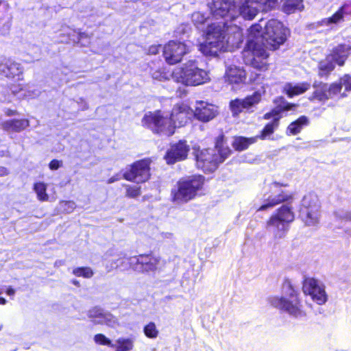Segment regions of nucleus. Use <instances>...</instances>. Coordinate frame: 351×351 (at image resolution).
I'll return each mask as SVG.
<instances>
[{
    "label": "nucleus",
    "instance_id": "ddd939ff",
    "mask_svg": "<svg viewBox=\"0 0 351 351\" xmlns=\"http://www.w3.org/2000/svg\"><path fill=\"white\" fill-rule=\"evenodd\" d=\"M302 290L306 295L318 305H323L328 301V296L326 291V285L319 280L308 278L303 282Z\"/></svg>",
    "mask_w": 351,
    "mask_h": 351
},
{
    "label": "nucleus",
    "instance_id": "09e8293b",
    "mask_svg": "<svg viewBox=\"0 0 351 351\" xmlns=\"http://www.w3.org/2000/svg\"><path fill=\"white\" fill-rule=\"evenodd\" d=\"M62 165V162L58 160H53L49 163V168L51 170H56Z\"/></svg>",
    "mask_w": 351,
    "mask_h": 351
},
{
    "label": "nucleus",
    "instance_id": "e2e57ef3",
    "mask_svg": "<svg viewBox=\"0 0 351 351\" xmlns=\"http://www.w3.org/2000/svg\"><path fill=\"white\" fill-rule=\"evenodd\" d=\"M199 15V13H197V14H193V17H195V16L198 17Z\"/></svg>",
    "mask_w": 351,
    "mask_h": 351
},
{
    "label": "nucleus",
    "instance_id": "9d476101",
    "mask_svg": "<svg viewBox=\"0 0 351 351\" xmlns=\"http://www.w3.org/2000/svg\"><path fill=\"white\" fill-rule=\"evenodd\" d=\"M294 218L293 208L288 205H283L269 218L267 229L275 239H281L287 234L289 223Z\"/></svg>",
    "mask_w": 351,
    "mask_h": 351
},
{
    "label": "nucleus",
    "instance_id": "1a4fd4ad",
    "mask_svg": "<svg viewBox=\"0 0 351 351\" xmlns=\"http://www.w3.org/2000/svg\"><path fill=\"white\" fill-rule=\"evenodd\" d=\"M287 296L271 298V304L295 318L304 317L306 313L303 309L298 293L289 285H287Z\"/></svg>",
    "mask_w": 351,
    "mask_h": 351
},
{
    "label": "nucleus",
    "instance_id": "39448f33",
    "mask_svg": "<svg viewBox=\"0 0 351 351\" xmlns=\"http://www.w3.org/2000/svg\"><path fill=\"white\" fill-rule=\"evenodd\" d=\"M230 154V149L223 145V136H219L215 149H204L196 154L197 167L204 172H213Z\"/></svg>",
    "mask_w": 351,
    "mask_h": 351
},
{
    "label": "nucleus",
    "instance_id": "603ef678",
    "mask_svg": "<svg viewBox=\"0 0 351 351\" xmlns=\"http://www.w3.org/2000/svg\"><path fill=\"white\" fill-rule=\"evenodd\" d=\"M8 173V170L3 167H0V176H4Z\"/></svg>",
    "mask_w": 351,
    "mask_h": 351
},
{
    "label": "nucleus",
    "instance_id": "f3484780",
    "mask_svg": "<svg viewBox=\"0 0 351 351\" xmlns=\"http://www.w3.org/2000/svg\"><path fill=\"white\" fill-rule=\"evenodd\" d=\"M261 93L256 91L243 99H237L232 101L230 103V108L233 115L237 116L244 110H250L261 101Z\"/></svg>",
    "mask_w": 351,
    "mask_h": 351
},
{
    "label": "nucleus",
    "instance_id": "4468645a",
    "mask_svg": "<svg viewBox=\"0 0 351 351\" xmlns=\"http://www.w3.org/2000/svg\"><path fill=\"white\" fill-rule=\"evenodd\" d=\"M189 51V47L182 42L171 40L164 46L163 56L169 64L180 62Z\"/></svg>",
    "mask_w": 351,
    "mask_h": 351
},
{
    "label": "nucleus",
    "instance_id": "79ce46f5",
    "mask_svg": "<svg viewBox=\"0 0 351 351\" xmlns=\"http://www.w3.org/2000/svg\"><path fill=\"white\" fill-rule=\"evenodd\" d=\"M75 208V204L71 201H62L59 204V209L63 212L70 213Z\"/></svg>",
    "mask_w": 351,
    "mask_h": 351
},
{
    "label": "nucleus",
    "instance_id": "a18cd8bd",
    "mask_svg": "<svg viewBox=\"0 0 351 351\" xmlns=\"http://www.w3.org/2000/svg\"><path fill=\"white\" fill-rule=\"evenodd\" d=\"M160 230L157 227L151 226L147 230V234L150 238L156 241V235L160 234Z\"/></svg>",
    "mask_w": 351,
    "mask_h": 351
},
{
    "label": "nucleus",
    "instance_id": "a19ab883",
    "mask_svg": "<svg viewBox=\"0 0 351 351\" xmlns=\"http://www.w3.org/2000/svg\"><path fill=\"white\" fill-rule=\"evenodd\" d=\"M74 43H77L82 47H86L90 43V38L85 33H77V40L74 37L71 38Z\"/></svg>",
    "mask_w": 351,
    "mask_h": 351
},
{
    "label": "nucleus",
    "instance_id": "f8f14e48",
    "mask_svg": "<svg viewBox=\"0 0 351 351\" xmlns=\"http://www.w3.org/2000/svg\"><path fill=\"white\" fill-rule=\"evenodd\" d=\"M351 47L346 45H340L335 48L331 53L319 64V75L322 77L328 76L335 69V65H343L348 56L350 53Z\"/></svg>",
    "mask_w": 351,
    "mask_h": 351
},
{
    "label": "nucleus",
    "instance_id": "cd10ccee",
    "mask_svg": "<svg viewBox=\"0 0 351 351\" xmlns=\"http://www.w3.org/2000/svg\"><path fill=\"white\" fill-rule=\"evenodd\" d=\"M311 87L308 82H302L298 84L287 83L283 87V92L289 97L301 95L308 90Z\"/></svg>",
    "mask_w": 351,
    "mask_h": 351
},
{
    "label": "nucleus",
    "instance_id": "f03ea898",
    "mask_svg": "<svg viewBox=\"0 0 351 351\" xmlns=\"http://www.w3.org/2000/svg\"><path fill=\"white\" fill-rule=\"evenodd\" d=\"M204 36L205 41L199 45V49L204 56L210 57L239 48L243 41L241 28L234 23H210Z\"/></svg>",
    "mask_w": 351,
    "mask_h": 351
},
{
    "label": "nucleus",
    "instance_id": "5fc2aeb1",
    "mask_svg": "<svg viewBox=\"0 0 351 351\" xmlns=\"http://www.w3.org/2000/svg\"><path fill=\"white\" fill-rule=\"evenodd\" d=\"M5 113L7 116H12V115L16 114V111L10 110V109H8L5 110Z\"/></svg>",
    "mask_w": 351,
    "mask_h": 351
},
{
    "label": "nucleus",
    "instance_id": "4be33fe9",
    "mask_svg": "<svg viewBox=\"0 0 351 351\" xmlns=\"http://www.w3.org/2000/svg\"><path fill=\"white\" fill-rule=\"evenodd\" d=\"M280 187L281 185L278 182H274L271 184L270 188L272 191V195L267 198V202L263 204L258 208V210H265L291 198V195L290 194H288L282 191H279L278 189Z\"/></svg>",
    "mask_w": 351,
    "mask_h": 351
},
{
    "label": "nucleus",
    "instance_id": "2eb2a0df",
    "mask_svg": "<svg viewBox=\"0 0 351 351\" xmlns=\"http://www.w3.org/2000/svg\"><path fill=\"white\" fill-rule=\"evenodd\" d=\"M149 160L137 161L131 166L129 171L123 173V178L128 181L136 183L145 182L149 178Z\"/></svg>",
    "mask_w": 351,
    "mask_h": 351
},
{
    "label": "nucleus",
    "instance_id": "aec40b11",
    "mask_svg": "<svg viewBox=\"0 0 351 351\" xmlns=\"http://www.w3.org/2000/svg\"><path fill=\"white\" fill-rule=\"evenodd\" d=\"M2 98L3 102H12V97H16L19 99H28L38 95L36 93H31L27 90L26 86L23 84L12 85L9 89L4 88L2 91Z\"/></svg>",
    "mask_w": 351,
    "mask_h": 351
},
{
    "label": "nucleus",
    "instance_id": "a211bd4d",
    "mask_svg": "<svg viewBox=\"0 0 351 351\" xmlns=\"http://www.w3.org/2000/svg\"><path fill=\"white\" fill-rule=\"evenodd\" d=\"M0 73L14 80H23V67L20 63L12 60H0Z\"/></svg>",
    "mask_w": 351,
    "mask_h": 351
},
{
    "label": "nucleus",
    "instance_id": "37998d69",
    "mask_svg": "<svg viewBox=\"0 0 351 351\" xmlns=\"http://www.w3.org/2000/svg\"><path fill=\"white\" fill-rule=\"evenodd\" d=\"M126 195L129 197H136L141 194V187L138 186L126 185Z\"/></svg>",
    "mask_w": 351,
    "mask_h": 351
},
{
    "label": "nucleus",
    "instance_id": "473e14b6",
    "mask_svg": "<svg viewBox=\"0 0 351 351\" xmlns=\"http://www.w3.org/2000/svg\"><path fill=\"white\" fill-rule=\"evenodd\" d=\"M98 324H105L111 328H115L119 326L118 319L109 312L105 311L101 319H98Z\"/></svg>",
    "mask_w": 351,
    "mask_h": 351
},
{
    "label": "nucleus",
    "instance_id": "2f4dec72",
    "mask_svg": "<svg viewBox=\"0 0 351 351\" xmlns=\"http://www.w3.org/2000/svg\"><path fill=\"white\" fill-rule=\"evenodd\" d=\"M116 351H130L134 347V341L130 338L121 337L116 340Z\"/></svg>",
    "mask_w": 351,
    "mask_h": 351
},
{
    "label": "nucleus",
    "instance_id": "69168bd1",
    "mask_svg": "<svg viewBox=\"0 0 351 351\" xmlns=\"http://www.w3.org/2000/svg\"><path fill=\"white\" fill-rule=\"evenodd\" d=\"M1 4V1L0 0V5Z\"/></svg>",
    "mask_w": 351,
    "mask_h": 351
},
{
    "label": "nucleus",
    "instance_id": "864d4df0",
    "mask_svg": "<svg viewBox=\"0 0 351 351\" xmlns=\"http://www.w3.org/2000/svg\"><path fill=\"white\" fill-rule=\"evenodd\" d=\"M2 29H3V34H5L10 29V25L8 23H3L2 26Z\"/></svg>",
    "mask_w": 351,
    "mask_h": 351
},
{
    "label": "nucleus",
    "instance_id": "4c0bfd02",
    "mask_svg": "<svg viewBox=\"0 0 351 351\" xmlns=\"http://www.w3.org/2000/svg\"><path fill=\"white\" fill-rule=\"evenodd\" d=\"M104 311L98 307H93L88 311V317L92 319L95 324H97L98 319H101Z\"/></svg>",
    "mask_w": 351,
    "mask_h": 351
},
{
    "label": "nucleus",
    "instance_id": "7ed1b4c3",
    "mask_svg": "<svg viewBox=\"0 0 351 351\" xmlns=\"http://www.w3.org/2000/svg\"><path fill=\"white\" fill-rule=\"evenodd\" d=\"M260 7L257 0H245L238 10L234 5H231L230 0H213L209 5L213 18L216 20L227 18L226 22L235 20L238 15H241L244 20L251 21Z\"/></svg>",
    "mask_w": 351,
    "mask_h": 351
},
{
    "label": "nucleus",
    "instance_id": "8fccbe9b",
    "mask_svg": "<svg viewBox=\"0 0 351 351\" xmlns=\"http://www.w3.org/2000/svg\"><path fill=\"white\" fill-rule=\"evenodd\" d=\"M160 47V45H152L149 47L148 52L149 54L155 55L158 53Z\"/></svg>",
    "mask_w": 351,
    "mask_h": 351
},
{
    "label": "nucleus",
    "instance_id": "4d7b16f0",
    "mask_svg": "<svg viewBox=\"0 0 351 351\" xmlns=\"http://www.w3.org/2000/svg\"><path fill=\"white\" fill-rule=\"evenodd\" d=\"M295 106L293 104H287L284 108H283V110L285 111H288V110H290L292 109L293 107H294Z\"/></svg>",
    "mask_w": 351,
    "mask_h": 351
},
{
    "label": "nucleus",
    "instance_id": "5701e85b",
    "mask_svg": "<svg viewBox=\"0 0 351 351\" xmlns=\"http://www.w3.org/2000/svg\"><path fill=\"white\" fill-rule=\"evenodd\" d=\"M217 113V108L215 106L203 101H197L193 116L202 121L207 122L213 119Z\"/></svg>",
    "mask_w": 351,
    "mask_h": 351
},
{
    "label": "nucleus",
    "instance_id": "b1692460",
    "mask_svg": "<svg viewBox=\"0 0 351 351\" xmlns=\"http://www.w3.org/2000/svg\"><path fill=\"white\" fill-rule=\"evenodd\" d=\"M280 114V109H274L264 115L265 119H272V121L265 126L261 134L258 136V138L262 140L269 138L274 130L278 127V121L281 117Z\"/></svg>",
    "mask_w": 351,
    "mask_h": 351
},
{
    "label": "nucleus",
    "instance_id": "c756f323",
    "mask_svg": "<svg viewBox=\"0 0 351 351\" xmlns=\"http://www.w3.org/2000/svg\"><path fill=\"white\" fill-rule=\"evenodd\" d=\"M258 136L245 138L243 136L236 137L232 143V146L237 150L242 151L247 149L250 145L255 143Z\"/></svg>",
    "mask_w": 351,
    "mask_h": 351
},
{
    "label": "nucleus",
    "instance_id": "3c124183",
    "mask_svg": "<svg viewBox=\"0 0 351 351\" xmlns=\"http://www.w3.org/2000/svg\"><path fill=\"white\" fill-rule=\"evenodd\" d=\"M282 0H267L266 5L268 8H274Z\"/></svg>",
    "mask_w": 351,
    "mask_h": 351
},
{
    "label": "nucleus",
    "instance_id": "423d86ee",
    "mask_svg": "<svg viewBox=\"0 0 351 351\" xmlns=\"http://www.w3.org/2000/svg\"><path fill=\"white\" fill-rule=\"evenodd\" d=\"M313 94L311 99L325 101L335 97H345L347 92L351 91V75L345 74L337 82L330 84L323 82H315Z\"/></svg>",
    "mask_w": 351,
    "mask_h": 351
},
{
    "label": "nucleus",
    "instance_id": "412c9836",
    "mask_svg": "<svg viewBox=\"0 0 351 351\" xmlns=\"http://www.w3.org/2000/svg\"><path fill=\"white\" fill-rule=\"evenodd\" d=\"M176 128L185 125L193 116V110L186 104L181 103L174 106L170 114Z\"/></svg>",
    "mask_w": 351,
    "mask_h": 351
},
{
    "label": "nucleus",
    "instance_id": "052dcab7",
    "mask_svg": "<svg viewBox=\"0 0 351 351\" xmlns=\"http://www.w3.org/2000/svg\"><path fill=\"white\" fill-rule=\"evenodd\" d=\"M73 36H74V38L77 40V34L76 35L73 34L71 36V35H69V37H70V39L73 38Z\"/></svg>",
    "mask_w": 351,
    "mask_h": 351
},
{
    "label": "nucleus",
    "instance_id": "9b49d317",
    "mask_svg": "<svg viewBox=\"0 0 351 351\" xmlns=\"http://www.w3.org/2000/svg\"><path fill=\"white\" fill-rule=\"evenodd\" d=\"M300 216L308 226H315L319 221L320 204L317 195L314 193L306 194L301 202Z\"/></svg>",
    "mask_w": 351,
    "mask_h": 351
},
{
    "label": "nucleus",
    "instance_id": "49530a36",
    "mask_svg": "<svg viewBox=\"0 0 351 351\" xmlns=\"http://www.w3.org/2000/svg\"><path fill=\"white\" fill-rule=\"evenodd\" d=\"M32 51L30 49L28 50L27 53L33 58H38L40 56L41 50L38 46L32 45Z\"/></svg>",
    "mask_w": 351,
    "mask_h": 351
},
{
    "label": "nucleus",
    "instance_id": "680f3d73",
    "mask_svg": "<svg viewBox=\"0 0 351 351\" xmlns=\"http://www.w3.org/2000/svg\"><path fill=\"white\" fill-rule=\"evenodd\" d=\"M73 283L75 285H79V282L77 280H73Z\"/></svg>",
    "mask_w": 351,
    "mask_h": 351
},
{
    "label": "nucleus",
    "instance_id": "c03bdc74",
    "mask_svg": "<svg viewBox=\"0 0 351 351\" xmlns=\"http://www.w3.org/2000/svg\"><path fill=\"white\" fill-rule=\"evenodd\" d=\"M156 237L158 242L171 241L174 239V235L170 232L160 231V234L156 235Z\"/></svg>",
    "mask_w": 351,
    "mask_h": 351
},
{
    "label": "nucleus",
    "instance_id": "ea45409f",
    "mask_svg": "<svg viewBox=\"0 0 351 351\" xmlns=\"http://www.w3.org/2000/svg\"><path fill=\"white\" fill-rule=\"evenodd\" d=\"M94 342L99 346H107L110 348H114L115 345L113 344L110 339L103 334H97L93 337Z\"/></svg>",
    "mask_w": 351,
    "mask_h": 351
},
{
    "label": "nucleus",
    "instance_id": "13d9d810",
    "mask_svg": "<svg viewBox=\"0 0 351 351\" xmlns=\"http://www.w3.org/2000/svg\"><path fill=\"white\" fill-rule=\"evenodd\" d=\"M118 180H119V178L118 176H113L108 180V182L112 183L115 181H117Z\"/></svg>",
    "mask_w": 351,
    "mask_h": 351
},
{
    "label": "nucleus",
    "instance_id": "58836bf2",
    "mask_svg": "<svg viewBox=\"0 0 351 351\" xmlns=\"http://www.w3.org/2000/svg\"><path fill=\"white\" fill-rule=\"evenodd\" d=\"M73 274L78 277H84L86 278H91L93 275V271L90 267H77L73 270Z\"/></svg>",
    "mask_w": 351,
    "mask_h": 351
},
{
    "label": "nucleus",
    "instance_id": "72a5a7b5",
    "mask_svg": "<svg viewBox=\"0 0 351 351\" xmlns=\"http://www.w3.org/2000/svg\"><path fill=\"white\" fill-rule=\"evenodd\" d=\"M351 13V7L349 5L342 6L338 11H337L330 18L328 22H338L340 20H345L346 15Z\"/></svg>",
    "mask_w": 351,
    "mask_h": 351
},
{
    "label": "nucleus",
    "instance_id": "dca6fc26",
    "mask_svg": "<svg viewBox=\"0 0 351 351\" xmlns=\"http://www.w3.org/2000/svg\"><path fill=\"white\" fill-rule=\"evenodd\" d=\"M133 260L136 261L134 270L139 272H154L160 269L164 264L160 256L154 254H141Z\"/></svg>",
    "mask_w": 351,
    "mask_h": 351
},
{
    "label": "nucleus",
    "instance_id": "de8ad7c7",
    "mask_svg": "<svg viewBox=\"0 0 351 351\" xmlns=\"http://www.w3.org/2000/svg\"><path fill=\"white\" fill-rule=\"evenodd\" d=\"M335 215L337 217L346 219V220H351V213L348 212H344L342 210L337 211L335 213Z\"/></svg>",
    "mask_w": 351,
    "mask_h": 351
},
{
    "label": "nucleus",
    "instance_id": "7c9ffc66",
    "mask_svg": "<svg viewBox=\"0 0 351 351\" xmlns=\"http://www.w3.org/2000/svg\"><path fill=\"white\" fill-rule=\"evenodd\" d=\"M303 8L302 0H287L282 6V10L285 13L290 14L301 11Z\"/></svg>",
    "mask_w": 351,
    "mask_h": 351
},
{
    "label": "nucleus",
    "instance_id": "f704fd0d",
    "mask_svg": "<svg viewBox=\"0 0 351 351\" xmlns=\"http://www.w3.org/2000/svg\"><path fill=\"white\" fill-rule=\"evenodd\" d=\"M34 190L37 195V198L42 202L47 201L49 196L46 193L47 185L43 182H37L34 186Z\"/></svg>",
    "mask_w": 351,
    "mask_h": 351
},
{
    "label": "nucleus",
    "instance_id": "6e6d98bb",
    "mask_svg": "<svg viewBox=\"0 0 351 351\" xmlns=\"http://www.w3.org/2000/svg\"><path fill=\"white\" fill-rule=\"evenodd\" d=\"M5 292H6V293H7L8 295H10V296L14 295V293H15V291H14V289H12V288H11V287L8 288Z\"/></svg>",
    "mask_w": 351,
    "mask_h": 351
},
{
    "label": "nucleus",
    "instance_id": "f257e3e1",
    "mask_svg": "<svg viewBox=\"0 0 351 351\" xmlns=\"http://www.w3.org/2000/svg\"><path fill=\"white\" fill-rule=\"evenodd\" d=\"M290 34L283 23H254L247 29V43L243 51L246 64L260 70L267 69L269 53L266 48L278 49Z\"/></svg>",
    "mask_w": 351,
    "mask_h": 351
},
{
    "label": "nucleus",
    "instance_id": "6e6552de",
    "mask_svg": "<svg viewBox=\"0 0 351 351\" xmlns=\"http://www.w3.org/2000/svg\"><path fill=\"white\" fill-rule=\"evenodd\" d=\"M142 125L154 133L167 136L173 134L176 129L170 114L161 110L146 113L142 119Z\"/></svg>",
    "mask_w": 351,
    "mask_h": 351
},
{
    "label": "nucleus",
    "instance_id": "e433bc0d",
    "mask_svg": "<svg viewBox=\"0 0 351 351\" xmlns=\"http://www.w3.org/2000/svg\"><path fill=\"white\" fill-rule=\"evenodd\" d=\"M152 78L155 80L163 82L169 80V77H172V73L170 74L165 71V69H159L152 72Z\"/></svg>",
    "mask_w": 351,
    "mask_h": 351
},
{
    "label": "nucleus",
    "instance_id": "a878e982",
    "mask_svg": "<svg viewBox=\"0 0 351 351\" xmlns=\"http://www.w3.org/2000/svg\"><path fill=\"white\" fill-rule=\"evenodd\" d=\"M29 125L28 119H13L3 121L1 123V128L8 132H21Z\"/></svg>",
    "mask_w": 351,
    "mask_h": 351
},
{
    "label": "nucleus",
    "instance_id": "0e129e2a",
    "mask_svg": "<svg viewBox=\"0 0 351 351\" xmlns=\"http://www.w3.org/2000/svg\"><path fill=\"white\" fill-rule=\"evenodd\" d=\"M1 293H2V291H1V290H0V295H1Z\"/></svg>",
    "mask_w": 351,
    "mask_h": 351
},
{
    "label": "nucleus",
    "instance_id": "c9c22d12",
    "mask_svg": "<svg viewBox=\"0 0 351 351\" xmlns=\"http://www.w3.org/2000/svg\"><path fill=\"white\" fill-rule=\"evenodd\" d=\"M145 336L150 339H156L159 333L156 324L154 322H149L143 328Z\"/></svg>",
    "mask_w": 351,
    "mask_h": 351
},
{
    "label": "nucleus",
    "instance_id": "c85d7f7f",
    "mask_svg": "<svg viewBox=\"0 0 351 351\" xmlns=\"http://www.w3.org/2000/svg\"><path fill=\"white\" fill-rule=\"evenodd\" d=\"M308 119L305 116L299 117L296 121L289 124L287 129V133L295 135L300 132L304 127L308 125Z\"/></svg>",
    "mask_w": 351,
    "mask_h": 351
},
{
    "label": "nucleus",
    "instance_id": "bb28decb",
    "mask_svg": "<svg viewBox=\"0 0 351 351\" xmlns=\"http://www.w3.org/2000/svg\"><path fill=\"white\" fill-rule=\"evenodd\" d=\"M226 77L230 84H239L245 80V72L239 66L230 65L227 66Z\"/></svg>",
    "mask_w": 351,
    "mask_h": 351
},
{
    "label": "nucleus",
    "instance_id": "bf43d9fd",
    "mask_svg": "<svg viewBox=\"0 0 351 351\" xmlns=\"http://www.w3.org/2000/svg\"><path fill=\"white\" fill-rule=\"evenodd\" d=\"M7 302L6 300L3 298H0V304L4 305Z\"/></svg>",
    "mask_w": 351,
    "mask_h": 351
},
{
    "label": "nucleus",
    "instance_id": "6ab92c4d",
    "mask_svg": "<svg viewBox=\"0 0 351 351\" xmlns=\"http://www.w3.org/2000/svg\"><path fill=\"white\" fill-rule=\"evenodd\" d=\"M190 150L189 146L185 141H180L171 145L167 150L165 158L168 164H174L180 160H185Z\"/></svg>",
    "mask_w": 351,
    "mask_h": 351
},
{
    "label": "nucleus",
    "instance_id": "393cba45",
    "mask_svg": "<svg viewBox=\"0 0 351 351\" xmlns=\"http://www.w3.org/2000/svg\"><path fill=\"white\" fill-rule=\"evenodd\" d=\"M134 258H136V256L130 258L123 256L112 259L106 263V267L108 271H110L114 269H119L121 271H125L130 268L134 269V267L136 265V261L133 260Z\"/></svg>",
    "mask_w": 351,
    "mask_h": 351
},
{
    "label": "nucleus",
    "instance_id": "20e7f679",
    "mask_svg": "<svg viewBox=\"0 0 351 351\" xmlns=\"http://www.w3.org/2000/svg\"><path fill=\"white\" fill-rule=\"evenodd\" d=\"M204 178L195 175L180 179L171 191V198L173 204L182 205L202 194Z\"/></svg>",
    "mask_w": 351,
    "mask_h": 351
},
{
    "label": "nucleus",
    "instance_id": "0eeeda50",
    "mask_svg": "<svg viewBox=\"0 0 351 351\" xmlns=\"http://www.w3.org/2000/svg\"><path fill=\"white\" fill-rule=\"evenodd\" d=\"M172 79L186 86H198L209 82L210 76L207 71L199 69L195 62L189 61L174 69Z\"/></svg>",
    "mask_w": 351,
    "mask_h": 351
}]
</instances>
